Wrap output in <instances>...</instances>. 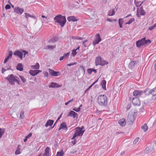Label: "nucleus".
Segmentation results:
<instances>
[{
  "label": "nucleus",
  "mask_w": 156,
  "mask_h": 156,
  "mask_svg": "<svg viewBox=\"0 0 156 156\" xmlns=\"http://www.w3.org/2000/svg\"><path fill=\"white\" fill-rule=\"evenodd\" d=\"M55 22L59 24L61 27H63L66 22L65 16L60 15H58L55 16L54 19Z\"/></svg>",
  "instance_id": "obj_1"
},
{
  "label": "nucleus",
  "mask_w": 156,
  "mask_h": 156,
  "mask_svg": "<svg viewBox=\"0 0 156 156\" xmlns=\"http://www.w3.org/2000/svg\"><path fill=\"white\" fill-rule=\"evenodd\" d=\"M97 101L100 105L105 106L107 103V98L105 95H99L97 99Z\"/></svg>",
  "instance_id": "obj_2"
},
{
  "label": "nucleus",
  "mask_w": 156,
  "mask_h": 156,
  "mask_svg": "<svg viewBox=\"0 0 156 156\" xmlns=\"http://www.w3.org/2000/svg\"><path fill=\"white\" fill-rule=\"evenodd\" d=\"M75 131L74 134L72 138V140L74 139L77 136H82L85 130L84 129L83 127H78L75 129Z\"/></svg>",
  "instance_id": "obj_3"
},
{
  "label": "nucleus",
  "mask_w": 156,
  "mask_h": 156,
  "mask_svg": "<svg viewBox=\"0 0 156 156\" xmlns=\"http://www.w3.org/2000/svg\"><path fill=\"white\" fill-rule=\"evenodd\" d=\"M95 62L96 66L99 65L104 66L105 65H107L108 63V62L102 59L100 56H98L96 58Z\"/></svg>",
  "instance_id": "obj_4"
},
{
  "label": "nucleus",
  "mask_w": 156,
  "mask_h": 156,
  "mask_svg": "<svg viewBox=\"0 0 156 156\" xmlns=\"http://www.w3.org/2000/svg\"><path fill=\"white\" fill-rule=\"evenodd\" d=\"M16 77L14 76L12 74H11L8 76V77L5 78V79L8 80L9 82L11 83L12 84L14 83L15 82H17L18 84H19L18 81L16 79Z\"/></svg>",
  "instance_id": "obj_5"
},
{
  "label": "nucleus",
  "mask_w": 156,
  "mask_h": 156,
  "mask_svg": "<svg viewBox=\"0 0 156 156\" xmlns=\"http://www.w3.org/2000/svg\"><path fill=\"white\" fill-rule=\"evenodd\" d=\"M28 53V52L24 50L22 52L20 51H16L14 53V55H15L18 56L21 59L23 58V54L24 57Z\"/></svg>",
  "instance_id": "obj_6"
},
{
  "label": "nucleus",
  "mask_w": 156,
  "mask_h": 156,
  "mask_svg": "<svg viewBox=\"0 0 156 156\" xmlns=\"http://www.w3.org/2000/svg\"><path fill=\"white\" fill-rule=\"evenodd\" d=\"M101 38L100 35V34H98L95 36V39L94 40L93 44L94 46H95L96 44L99 43L101 41Z\"/></svg>",
  "instance_id": "obj_7"
},
{
  "label": "nucleus",
  "mask_w": 156,
  "mask_h": 156,
  "mask_svg": "<svg viewBox=\"0 0 156 156\" xmlns=\"http://www.w3.org/2000/svg\"><path fill=\"white\" fill-rule=\"evenodd\" d=\"M62 129V130L66 132L68 130V128L66 123L65 122H63L62 123L58 129V130L59 131Z\"/></svg>",
  "instance_id": "obj_8"
},
{
  "label": "nucleus",
  "mask_w": 156,
  "mask_h": 156,
  "mask_svg": "<svg viewBox=\"0 0 156 156\" xmlns=\"http://www.w3.org/2000/svg\"><path fill=\"white\" fill-rule=\"evenodd\" d=\"M145 12L143 9L142 7L138 8L136 13V16L138 17H140L141 15L144 16L145 14Z\"/></svg>",
  "instance_id": "obj_9"
},
{
  "label": "nucleus",
  "mask_w": 156,
  "mask_h": 156,
  "mask_svg": "<svg viewBox=\"0 0 156 156\" xmlns=\"http://www.w3.org/2000/svg\"><path fill=\"white\" fill-rule=\"evenodd\" d=\"M132 103L134 105L138 106L140 104V101L139 99L138 98L136 97L133 98Z\"/></svg>",
  "instance_id": "obj_10"
},
{
  "label": "nucleus",
  "mask_w": 156,
  "mask_h": 156,
  "mask_svg": "<svg viewBox=\"0 0 156 156\" xmlns=\"http://www.w3.org/2000/svg\"><path fill=\"white\" fill-rule=\"evenodd\" d=\"M145 38L144 37L138 41H137L136 43L137 46L139 47L143 45H144L145 42Z\"/></svg>",
  "instance_id": "obj_11"
},
{
  "label": "nucleus",
  "mask_w": 156,
  "mask_h": 156,
  "mask_svg": "<svg viewBox=\"0 0 156 156\" xmlns=\"http://www.w3.org/2000/svg\"><path fill=\"white\" fill-rule=\"evenodd\" d=\"M14 12L18 14H22L24 11V9L22 8H20L19 7H16L14 9Z\"/></svg>",
  "instance_id": "obj_12"
},
{
  "label": "nucleus",
  "mask_w": 156,
  "mask_h": 156,
  "mask_svg": "<svg viewBox=\"0 0 156 156\" xmlns=\"http://www.w3.org/2000/svg\"><path fill=\"white\" fill-rule=\"evenodd\" d=\"M49 72L51 75L53 76H58L61 74L59 72H56L53 70L50 69H49Z\"/></svg>",
  "instance_id": "obj_13"
},
{
  "label": "nucleus",
  "mask_w": 156,
  "mask_h": 156,
  "mask_svg": "<svg viewBox=\"0 0 156 156\" xmlns=\"http://www.w3.org/2000/svg\"><path fill=\"white\" fill-rule=\"evenodd\" d=\"M68 116H71L73 118H77L78 116L77 114L73 111H71L67 115Z\"/></svg>",
  "instance_id": "obj_14"
},
{
  "label": "nucleus",
  "mask_w": 156,
  "mask_h": 156,
  "mask_svg": "<svg viewBox=\"0 0 156 156\" xmlns=\"http://www.w3.org/2000/svg\"><path fill=\"white\" fill-rule=\"evenodd\" d=\"M41 72V70H30L29 73H30L33 76H35L38 73L40 72Z\"/></svg>",
  "instance_id": "obj_15"
},
{
  "label": "nucleus",
  "mask_w": 156,
  "mask_h": 156,
  "mask_svg": "<svg viewBox=\"0 0 156 156\" xmlns=\"http://www.w3.org/2000/svg\"><path fill=\"white\" fill-rule=\"evenodd\" d=\"M143 92L139 90H134L133 93V95L134 96H138L141 95L142 94Z\"/></svg>",
  "instance_id": "obj_16"
},
{
  "label": "nucleus",
  "mask_w": 156,
  "mask_h": 156,
  "mask_svg": "<svg viewBox=\"0 0 156 156\" xmlns=\"http://www.w3.org/2000/svg\"><path fill=\"white\" fill-rule=\"evenodd\" d=\"M62 86V85H59L58 83H54L53 82L52 83L51 85L49 86V87H53V88H55V87H61Z\"/></svg>",
  "instance_id": "obj_17"
},
{
  "label": "nucleus",
  "mask_w": 156,
  "mask_h": 156,
  "mask_svg": "<svg viewBox=\"0 0 156 156\" xmlns=\"http://www.w3.org/2000/svg\"><path fill=\"white\" fill-rule=\"evenodd\" d=\"M119 123L121 126H124L126 124V122L124 119H122L119 121Z\"/></svg>",
  "instance_id": "obj_18"
},
{
  "label": "nucleus",
  "mask_w": 156,
  "mask_h": 156,
  "mask_svg": "<svg viewBox=\"0 0 156 156\" xmlns=\"http://www.w3.org/2000/svg\"><path fill=\"white\" fill-rule=\"evenodd\" d=\"M67 20L69 21H73L75 22L77 21V19L74 16H70L68 17L67 18Z\"/></svg>",
  "instance_id": "obj_19"
},
{
  "label": "nucleus",
  "mask_w": 156,
  "mask_h": 156,
  "mask_svg": "<svg viewBox=\"0 0 156 156\" xmlns=\"http://www.w3.org/2000/svg\"><path fill=\"white\" fill-rule=\"evenodd\" d=\"M79 48L80 47H78L76 49H73L72 51L71 54L74 57L76 55L77 53L78 52L77 51H79Z\"/></svg>",
  "instance_id": "obj_20"
},
{
  "label": "nucleus",
  "mask_w": 156,
  "mask_h": 156,
  "mask_svg": "<svg viewBox=\"0 0 156 156\" xmlns=\"http://www.w3.org/2000/svg\"><path fill=\"white\" fill-rule=\"evenodd\" d=\"M49 148L48 147H47L45 150V152L43 154V156H49Z\"/></svg>",
  "instance_id": "obj_21"
},
{
  "label": "nucleus",
  "mask_w": 156,
  "mask_h": 156,
  "mask_svg": "<svg viewBox=\"0 0 156 156\" xmlns=\"http://www.w3.org/2000/svg\"><path fill=\"white\" fill-rule=\"evenodd\" d=\"M151 94L153 95V98H156V87L151 90Z\"/></svg>",
  "instance_id": "obj_22"
},
{
  "label": "nucleus",
  "mask_w": 156,
  "mask_h": 156,
  "mask_svg": "<svg viewBox=\"0 0 156 156\" xmlns=\"http://www.w3.org/2000/svg\"><path fill=\"white\" fill-rule=\"evenodd\" d=\"M106 81L105 80H102L101 83V85L102 87V88L105 90H106Z\"/></svg>",
  "instance_id": "obj_23"
},
{
  "label": "nucleus",
  "mask_w": 156,
  "mask_h": 156,
  "mask_svg": "<svg viewBox=\"0 0 156 156\" xmlns=\"http://www.w3.org/2000/svg\"><path fill=\"white\" fill-rule=\"evenodd\" d=\"M54 122V121L53 120H48L46 124H45V126L47 127L48 126H51L52 125Z\"/></svg>",
  "instance_id": "obj_24"
},
{
  "label": "nucleus",
  "mask_w": 156,
  "mask_h": 156,
  "mask_svg": "<svg viewBox=\"0 0 156 156\" xmlns=\"http://www.w3.org/2000/svg\"><path fill=\"white\" fill-rule=\"evenodd\" d=\"M16 69L18 70H19L20 71H23V68L22 64L21 63L19 64L16 67Z\"/></svg>",
  "instance_id": "obj_25"
},
{
  "label": "nucleus",
  "mask_w": 156,
  "mask_h": 156,
  "mask_svg": "<svg viewBox=\"0 0 156 156\" xmlns=\"http://www.w3.org/2000/svg\"><path fill=\"white\" fill-rule=\"evenodd\" d=\"M93 72H94V73H96L97 71L96 69H93L89 68L87 69V72L89 74H91Z\"/></svg>",
  "instance_id": "obj_26"
},
{
  "label": "nucleus",
  "mask_w": 156,
  "mask_h": 156,
  "mask_svg": "<svg viewBox=\"0 0 156 156\" xmlns=\"http://www.w3.org/2000/svg\"><path fill=\"white\" fill-rule=\"evenodd\" d=\"M128 120L129 121L133 122L134 120V117L133 115H129L128 117Z\"/></svg>",
  "instance_id": "obj_27"
},
{
  "label": "nucleus",
  "mask_w": 156,
  "mask_h": 156,
  "mask_svg": "<svg viewBox=\"0 0 156 156\" xmlns=\"http://www.w3.org/2000/svg\"><path fill=\"white\" fill-rule=\"evenodd\" d=\"M39 65L38 63H37L34 66H31V68L33 69H38L39 68Z\"/></svg>",
  "instance_id": "obj_28"
},
{
  "label": "nucleus",
  "mask_w": 156,
  "mask_h": 156,
  "mask_svg": "<svg viewBox=\"0 0 156 156\" xmlns=\"http://www.w3.org/2000/svg\"><path fill=\"white\" fill-rule=\"evenodd\" d=\"M115 12L114 10L113 9L112 10H110L108 12V15L109 16H112L114 15Z\"/></svg>",
  "instance_id": "obj_29"
},
{
  "label": "nucleus",
  "mask_w": 156,
  "mask_h": 156,
  "mask_svg": "<svg viewBox=\"0 0 156 156\" xmlns=\"http://www.w3.org/2000/svg\"><path fill=\"white\" fill-rule=\"evenodd\" d=\"M141 128L144 131L146 132L148 129V127L146 124H144L143 126H142Z\"/></svg>",
  "instance_id": "obj_30"
},
{
  "label": "nucleus",
  "mask_w": 156,
  "mask_h": 156,
  "mask_svg": "<svg viewBox=\"0 0 156 156\" xmlns=\"http://www.w3.org/2000/svg\"><path fill=\"white\" fill-rule=\"evenodd\" d=\"M21 146L20 145L18 146L17 150L15 151V153L16 154L18 155L20 154V147Z\"/></svg>",
  "instance_id": "obj_31"
},
{
  "label": "nucleus",
  "mask_w": 156,
  "mask_h": 156,
  "mask_svg": "<svg viewBox=\"0 0 156 156\" xmlns=\"http://www.w3.org/2000/svg\"><path fill=\"white\" fill-rule=\"evenodd\" d=\"M64 153L63 151V150H62L60 152H57L56 156H63L64 155Z\"/></svg>",
  "instance_id": "obj_32"
},
{
  "label": "nucleus",
  "mask_w": 156,
  "mask_h": 156,
  "mask_svg": "<svg viewBox=\"0 0 156 156\" xmlns=\"http://www.w3.org/2000/svg\"><path fill=\"white\" fill-rule=\"evenodd\" d=\"M58 39L57 38H52L49 41V42L50 43H52L55 42V41H56Z\"/></svg>",
  "instance_id": "obj_33"
},
{
  "label": "nucleus",
  "mask_w": 156,
  "mask_h": 156,
  "mask_svg": "<svg viewBox=\"0 0 156 156\" xmlns=\"http://www.w3.org/2000/svg\"><path fill=\"white\" fill-rule=\"evenodd\" d=\"M55 47V46L47 45L46 46V48L48 49L52 50Z\"/></svg>",
  "instance_id": "obj_34"
},
{
  "label": "nucleus",
  "mask_w": 156,
  "mask_h": 156,
  "mask_svg": "<svg viewBox=\"0 0 156 156\" xmlns=\"http://www.w3.org/2000/svg\"><path fill=\"white\" fill-rule=\"evenodd\" d=\"M20 78L21 79V80L23 83H25L26 81V79L24 78V77L22 76H19Z\"/></svg>",
  "instance_id": "obj_35"
},
{
  "label": "nucleus",
  "mask_w": 156,
  "mask_h": 156,
  "mask_svg": "<svg viewBox=\"0 0 156 156\" xmlns=\"http://www.w3.org/2000/svg\"><path fill=\"white\" fill-rule=\"evenodd\" d=\"M121 21H122V23H123V20L122 19L120 18L119 20V27L120 28L122 27V24L121 23Z\"/></svg>",
  "instance_id": "obj_36"
},
{
  "label": "nucleus",
  "mask_w": 156,
  "mask_h": 156,
  "mask_svg": "<svg viewBox=\"0 0 156 156\" xmlns=\"http://www.w3.org/2000/svg\"><path fill=\"white\" fill-rule=\"evenodd\" d=\"M135 20V19L134 18H132L130 19L127 23H126V24H130L132 22H134Z\"/></svg>",
  "instance_id": "obj_37"
},
{
  "label": "nucleus",
  "mask_w": 156,
  "mask_h": 156,
  "mask_svg": "<svg viewBox=\"0 0 156 156\" xmlns=\"http://www.w3.org/2000/svg\"><path fill=\"white\" fill-rule=\"evenodd\" d=\"M4 132V130L2 129H1L0 128V138L2 137Z\"/></svg>",
  "instance_id": "obj_38"
},
{
  "label": "nucleus",
  "mask_w": 156,
  "mask_h": 156,
  "mask_svg": "<svg viewBox=\"0 0 156 156\" xmlns=\"http://www.w3.org/2000/svg\"><path fill=\"white\" fill-rule=\"evenodd\" d=\"M24 112L23 111H22L20 113V117L21 119H23L24 117Z\"/></svg>",
  "instance_id": "obj_39"
},
{
  "label": "nucleus",
  "mask_w": 156,
  "mask_h": 156,
  "mask_svg": "<svg viewBox=\"0 0 156 156\" xmlns=\"http://www.w3.org/2000/svg\"><path fill=\"white\" fill-rule=\"evenodd\" d=\"M79 70H80L81 71H83L84 73H85V69H84V67H83V66H80V67L79 68Z\"/></svg>",
  "instance_id": "obj_40"
},
{
  "label": "nucleus",
  "mask_w": 156,
  "mask_h": 156,
  "mask_svg": "<svg viewBox=\"0 0 156 156\" xmlns=\"http://www.w3.org/2000/svg\"><path fill=\"white\" fill-rule=\"evenodd\" d=\"M98 79L95 82H94L91 85H90L88 88L87 89V90H88L90 89L97 81Z\"/></svg>",
  "instance_id": "obj_41"
},
{
  "label": "nucleus",
  "mask_w": 156,
  "mask_h": 156,
  "mask_svg": "<svg viewBox=\"0 0 156 156\" xmlns=\"http://www.w3.org/2000/svg\"><path fill=\"white\" fill-rule=\"evenodd\" d=\"M139 139L140 138L139 137L136 138V139H135L133 141V144H136L139 141Z\"/></svg>",
  "instance_id": "obj_42"
},
{
  "label": "nucleus",
  "mask_w": 156,
  "mask_h": 156,
  "mask_svg": "<svg viewBox=\"0 0 156 156\" xmlns=\"http://www.w3.org/2000/svg\"><path fill=\"white\" fill-rule=\"evenodd\" d=\"M69 52L66 53V54H64L63 56H64L65 58H68L69 56Z\"/></svg>",
  "instance_id": "obj_43"
},
{
  "label": "nucleus",
  "mask_w": 156,
  "mask_h": 156,
  "mask_svg": "<svg viewBox=\"0 0 156 156\" xmlns=\"http://www.w3.org/2000/svg\"><path fill=\"white\" fill-rule=\"evenodd\" d=\"M25 16L26 18L27 19L28 17H30V15L29 14L27 13H25Z\"/></svg>",
  "instance_id": "obj_44"
},
{
  "label": "nucleus",
  "mask_w": 156,
  "mask_h": 156,
  "mask_svg": "<svg viewBox=\"0 0 156 156\" xmlns=\"http://www.w3.org/2000/svg\"><path fill=\"white\" fill-rule=\"evenodd\" d=\"M73 110L76 111V112H78L80 110V107H79L77 108H74L73 109Z\"/></svg>",
  "instance_id": "obj_45"
},
{
  "label": "nucleus",
  "mask_w": 156,
  "mask_h": 156,
  "mask_svg": "<svg viewBox=\"0 0 156 156\" xmlns=\"http://www.w3.org/2000/svg\"><path fill=\"white\" fill-rule=\"evenodd\" d=\"M145 44L148 43L150 44L151 43V41L149 40H145Z\"/></svg>",
  "instance_id": "obj_46"
},
{
  "label": "nucleus",
  "mask_w": 156,
  "mask_h": 156,
  "mask_svg": "<svg viewBox=\"0 0 156 156\" xmlns=\"http://www.w3.org/2000/svg\"><path fill=\"white\" fill-rule=\"evenodd\" d=\"M72 38L73 39H76V40H82L83 38L81 37H73Z\"/></svg>",
  "instance_id": "obj_47"
},
{
  "label": "nucleus",
  "mask_w": 156,
  "mask_h": 156,
  "mask_svg": "<svg viewBox=\"0 0 156 156\" xmlns=\"http://www.w3.org/2000/svg\"><path fill=\"white\" fill-rule=\"evenodd\" d=\"M10 8H11V7H10V5L9 4H7V5H6L5 6V9H10Z\"/></svg>",
  "instance_id": "obj_48"
},
{
  "label": "nucleus",
  "mask_w": 156,
  "mask_h": 156,
  "mask_svg": "<svg viewBox=\"0 0 156 156\" xmlns=\"http://www.w3.org/2000/svg\"><path fill=\"white\" fill-rule=\"evenodd\" d=\"M12 51H9V55H8L7 56V57H9V58L10 57H12Z\"/></svg>",
  "instance_id": "obj_49"
},
{
  "label": "nucleus",
  "mask_w": 156,
  "mask_h": 156,
  "mask_svg": "<svg viewBox=\"0 0 156 156\" xmlns=\"http://www.w3.org/2000/svg\"><path fill=\"white\" fill-rule=\"evenodd\" d=\"M76 63H77V62H74V63H72L68 64L67 65L69 66H73V65H75Z\"/></svg>",
  "instance_id": "obj_50"
},
{
  "label": "nucleus",
  "mask_w": 156,
  "mask_h": 156,
  "mask_svg": "<svg viewBox=\"0 0 156 156\" xmlns=\"http://www.w3.org/2000/svg\"><path fill=\"white\" fill-rule=\"evenodd\" d=\"M131 107V105L130 104H129L128 105L126 109L127 110H129L130 108Z\"/></svg>",
  "instance_id": "obj_51"
},
{
  "label": "nucleus",
  "mask_w": 156,
  "mask_h": 156,
  "mask_svg": "<svg viewBox=\"0 0 156 156\" xmlns=\"http://www.w3.org/2000/svg\"><path fill=\"white\" fill-rule=\"evenodd\" d=\"M154 27L153 26H151L149 28H148V30H152L154 28Z\"/></svg>",
  "instance_id": "obj_52"
},
{
  "label": "nucleus",
  "mask_w": 156,
  "mask_h": 156,
  "mask_svg": "<svg viewBox=\"0 0 156 156\" xmlns=\"http://www.w3.org/2000/svg\"><path fill=\"white\" fill-rule=\"evenodd\" d=\"M9 58L7 56V57L4 60V63H5L8 61V60H9Z\"/></svg>",
  "instance_id": "obj_53"
},
{
  "label": "nucleus",
  "mask_w": 156,
  "mask_h": 156,
  "mask_svg": "<svg viewBox=\"0 0 156 156\" xmlns=\"http://www.w3.org/2000/svg\"><path fill=\"white\" fill-rule=\"evenodd\" d=\"M76 140H74L73 141H72V143L74 145L76 143Z\"/></svg>",
  "instance_id": "obj_54"
},
{
  "label": "nucleus",
  "mask_w": 156,
  "mask_h": 156,
  "mask_svg": "<svg viewBox=\"0 0 156 156\" xmlns=\"http://www.w3.org/2000/svg\"><path fill=\"white\" fill-rule=\"evenodd\" d=\"M87 41L86 40V41H84L83 42V44L84 45V46L85 47H87V45H85V43L86 42H87Z\"/></svg>",
  "instance_id": "obj_55"
},
{
  "label": "nucleus",
  "mask_w": 156,
  "mask_h": 156,
  "mask_svg": "<svg viewBox=\"0 0 156 156\" xmlns=\"http://www.w3.org/2000/svg\"><path fill=\"white\" fill-rule=\"evenodd\" d=\"M32 136V133H30L27 136L28 138L30 137V136Z\"/></svg>",
  "instance_id": "obj_56"
},
{
  "label": "nucleus",
  "mask_w": 156,
  "mask_h": 156,
  "mask_svg": "<svg viewBox=\"0 0 156 156\" xmlns=\"http://www.w3.org/2000/svg\"><path fill=\"white\" fill-rule=\"evenodd\" d=\"M64 58H65L64 56H63L60 58H59V60L60 61H61V60H62Z\"/></svg>",
  "instance_id": "obj_57"
},
{
  "label": "nucleus",
  "mask_w": 156,
  "mask_h": 156,
  "mask_svg": "<svg viewBox=\"0 0 156 156\" xmlns=\"http://www.w3.org/2000/svg\"><path fill=\"white\" fill-rule=\"evenodd\" d=\"M74 99L73 98H72L71 100L69 101L68 102L69 103L70 102H71L72 101H73L74 100Z\"/></svg>",
  "instance_id": "obj_58"
},
{
  "label": "nucleus",
  "mask_w": 156,
  "mask_h": 156,
  "mask_svg": "<svg viewBox=\"0 0 156 156\" xmlns=\"http://www.w3.org/2000/svg\"><path fill=\"white\" fill-rule=\"evenodd\" d=\"M28 138L26 136L25 137V138L24 139V142H25L28 139Z\"/></svg>",
  "instance_id": "obj_59"
},
{
  "label": "nucleus",
  "mask_w": 156,
  "mask_h": 156,
  "mask_svg": "<svg viewBox=\"0 0 156 156\" xmlns=\"http://www.w3.org/2000/svg\"><path fill=\"white\" fill-rule=\"evenodd\" d=\"M30 17H31V18H34V19H35V16H31V15H30Z\"/></svg>",
  "instance_id": "obj_60"
},
{
  "label": "nucleus",
  "mask_w": 156,
  "mask_h": 156,
  "mask_svg": "<svg viewBox=\"0 0 156 156\" xmlns=\"http://www.w3.org/2000/svg\"><path fill=\"white\" fill-rule=\"evenodd\" d=\"M6 71V70L4 69L3 68L2 69V73H4V72Z\"/></svg>",
  "instance_id": "obj_61"
},
{
  "label": "nucleus",
  "mask_w": 156,
  "mask_h": 156,
  "mask_svg": "<svg viewBox=\"0 0 156 156\" xmlns=\"http://www.w3.org/2000/svg\"><path fill=\"white\" fill-rule=\"evenodd\" d=\"M109 22H112V20L108 18L107 20Z\"/></svg>",
  "instance_id": "obj_62"
},
{
  "label": "nucleus",
  "mask_w": 156,
  "mask_h": 156,
  "mask_svg": "<svg viewBox=\"0 0 156 156\" xmlns=\"http://www.w3.org/2000/svg\"><path fill=\"white\" fill-rule=\"evenodd\" d=\"M131 16V15L129 14H128V15H127L125 17V18H127L129 17V16Z\"/></svg>",
  "instance_id": "obj_63"
},
{
  "label": "nucleus",
  "mask_w": 156,
  "mask_h": 156,
  "mask_svg": "<svg viewBox=\"0 0 156 156\" xmlns=\"http://www.w3.org/2000/svg\"><path fill=\"white\" fill-rule=\"evenodd\" d=\"M76 151H72L71 153H72L74 154L76 153Z\"/></svg>",
  "instance_id": "obj_64"
}]
</instances>
